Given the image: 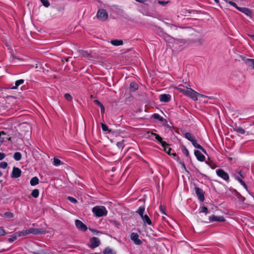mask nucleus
Listing matches in <instances>:
<instances>
[{
  "label": "nucleus",
  "instance_id": "1",
  "mask_svg": "<svg viewBox=\"0 0 254 254\" xmlns=\"http://www.w3.org/2000/svg\"><path fill=\"white\" fill-rule=\"evenodd\" d=\"M185 137L189 141H190L193 146L197 149L201 150L204 153L206 154L205 149L202 147L200 145L198 144L196 142L195 137L190 132H186L185 135Z\"/></svg>",
  "mask_w": 254,
  "mask_h": 254
},
{
  "label": "nucleus",
  "instance_id": "2",
  "mask_svg": "<svg viewBox=\"0 0 254 254\" xmlns=\"http://www.w3.org/2000/svg\"><path fill=\"white\" fill-rule=\"evenodd\" d=\"M187 88L188 89V90H186L181 88H178V89L180 92L183 93L184 95L190 97L194 101H196L197 100V92L187 86Z\"/></svg>",
  "mask_w": 254,
  "mask_h": 254
},
{
  "label": "nucleus",
  "instance_id": "3",
  "mask_svg": "<svg viewBox=\"0 0 254 254\" xmlns=\"http://www.w3.org/2000/svg\"><path fill=\"white\" fill-rule=\"evenodd\" d=\"M93 213L98 217L106 216L107 214V210L103 206H96L92 208Z\"/></svg>",
  "mask_w": 254,
  "mask_h": 254
},
{
  "label": "nucleus",
  "instance_id": "4",
  "mask_svg": "<svg viewBox=\"0 0 254 254\" xmlns=\"http://www.w3.org/2000/svg\"><path fill=\"white\" fill-rule=\"evenodd\" d=\"M97 19L101 21H106L108 19V13L105 9H99L96 14Z\"/></svg>",
  "mask_w": 254,
  "mask_h": 254
},
{
  "label": "nucleus",
  "instance_id": "5",
  "mask_svg": "<svg viewBox=\"0 0 254 254\" xmlns=\"http://www.w3.org/2000/svg\"><path fill=\"white\" fill-rule=\"evenodd\" d=\"M149 137L152 140H157L159 143H160L162 147H164L165 145H168V143L166 142L163 140L162 138L160 136V135L158 134L153 132H148Z\"/></svg>",
  "mask_w": 254,
  "mask_h": 254
},
{
  "label": "nucleus",
  "instance_id": "6",
  "mask_svg": "<svg viewBox=\"0 0 254 254\" xmlns=\"http://www.w3.org/2000/svg\"><path fill=\"white\" fill-rule=\"evenodd\" d=\"M216 174L218 176L222 178L226 182H229V176L227 173L225 172L222 169H218L216 171Z\"/></svg>",
  "mask_w": 254,
  "mask_h": 254
},
{
  "label": "nucleus",
  "instance_id": "7",
  "mask_svg": "<svg viewBox=\"0 0 254 254\" xmlns=\"http://www.w3.org/2000/svg\"><path fill=\"white\" fill-rule=\"evenodd\" d=\"M194 190L199 200L201 202L204 201L205 198L204 196V192L203 190L196 186H195Z\"/></svg>",
  "mask_w": 254,
  "mask_h": 254
},
{
  "label": "nucleus",
  "instance_id": "8",
  "mask_svg": "<svg viewBox=\"0 0 254 254\" xmlns=\"http://www.w3.org/2000/svg\"><path fill=\"white\" fill-rule=\"evenodd\" d=\"M90 244L89 247L91 249H94L98 247L100 244V241L98 238L93 237L90 240Z\"/></svg>",
  "mask_w": 254,
  "mask_h": 254
},
{
  "label": "nucleus",
  "instance_id": "9",
  "mask_svg": "<svg viewBox=\"0 0 254 254\" xmlns=\"http://www.w3.org/2000/svg\"><path fill=\"white\" fill-rule=\"evenodd\" d=\"M75 224L77 228L81 231H86L87 230V227L81 221L76 220Z\"/></svg>",
  "mask_w": 254,
  "mask_h": 254
},
{
  "label": "nucleus",
  "instance_id": "10",
  "mask_svg": "<svg viewBox=\"0 0 254 254\" xmlns=\"http://www.w3.org/2000/svg\"><path fill=\"white\" fill-rule=\"evenodd\" d=\"M29 234H33L34 235L43 234H45L46 231L44 228L37 229L34 228H30L29 229Z\"/></svg>",
  "mask_w": 254,
  "mask_h": 254
},
{
  "label": "nucleus",
  "instance_id": "11",
  "mask_svg": "<svg viewBox=\"0 0 254 254\" xmlns=\"http://www.w3.org/2000/svg\"><path fill=\"white\" fill-rule=\"evenodd\" d=\"M138 237V235L136 233H132L130 235V239L134 242V244L137 245H140L142 242Z\"/></svg>",
  "mask_w": 254,
  "mask_h": 254
},
{
  "label": "nucleus",
  "instance_id": "12",
  "mask_svg": "<svg viewBox=\"0 0 254 254\" xmlns=\"http://www.w3.org/2000/svg\"><path fill=\"white\" fill-rule=\"evenodd\" d=\"M21 175V170L16 167L13 168L12 172L11 175V177L12 178H17L20 177Z\"/></svg>",
  "mask_w": 254,
  "mask_h": 254
},
{
  "label": "nucleus",
  "instance_id": "13",
  "mask_svg": "<svg viewBox=\"0 0 254 254\" xmlns=\"http://www.w3.org/2000/svg\"><path fill=\"white\" fill-rule=\"evenodd\" d=\"M224 222L225 219L223 216H217L215 215H212L209 217V222Z\"/></svg>",
  "mask_w": 254,
  "mask_h": 254
},
{
  "label": "nucleus",
  "instance_id": "14",
  "mask_svg": "<svg viewBox=\"0 0 254 254\" xmlns=\"http://www.w3.org/2000/svg\"><path fill=\"white\" fill-rule=\"evenodd\" d=\"M163 147L164 151L166 152L170 156H172L175 159L178 157L176 153L173 151V152L171 153L172 149L169 147V144H168L167 145H165Z\"/></svg>",
  "mask_w": 254,
  "mask_h": 254
},
{
  "label": "nucleus",
  "instance_id": "15",
  "mask_svg": "<svg viewBox=\"0 0 254 254\" xmlns=\"http://www.w3.org/2000/svg\"><path fill=\"white\" fill-rule=\"evenodd\" d=\"M238 10L240 11L245 13L247 16H250V17H252V11L250 9L247 7H240L238 8Z\"/></svg>",
  "mask_w": 254,
  "mask_h": 254
},
{
  "label": "nucleus",
  "instance_id": "16",
  "mask_svg": "<svg viewBox=\"0 0 254 254\" xmlns=\"http://www.w3.org/2000/svg\"><path fill=\"white\" fill-rule=\"evenodd\" d=\"M194 154L198 161L202 162L205 160V157L204 155L202 154L199 150H195Z\"/></svg>",
  "mask_w": 254,
  "mask_h": 254
},
{
  "label": "nucleus",
  "instance_id": "17",
  "mask_svg": "<svg viewBox=\"0 0 254 254\" xmlns=\"http://www.w3.org/2000/svg\"><path fill=\"white\" fill-rule=\"evenodd\" d=\"M160 101L163 102H168L171 100V95L169 94H161L159 96Z\"/></svg>",
  "mask_w": 254,
  "mask_h": 254
},
{
  "label": "nucleus",
  "instance_id": "18",
  "mask_svg": "<svg viewBox=\"0 0 254 254\" xmlns=\"http://www.w3.org/2000/svg\"><path fill=\"white\" fill-rule=\"evenodd\" d=\"M233 176L235 179L237 180L238 181L240 182V183L247 190H248V187L246 184L245 183L244 181L236 174H233Z\"/></svg>",
  "mask_w": 254,
  "mask_h": 254
},
{
  "label": "nucleus",
  "instance_id": "19",
  "mask_svg": "<svg viewBox=\"0 0 254 254\" xmlns=\"http://www.w3.org/2000/svg\"><path fill=\"white\" fill-rule=\"evenodd\" d=\"M233 129L234 131H236L238 133H239L241 134H244L245 133V130L242 127L240 126H237L236 125L233 127Z\"/></svg>",
  "mask_w": 254,
  "mask_h": 254
},
{
  "label": "nucleus",
  "instance_id": "20",
  "mask_svg": "<svg viewBox=\"0 0 254 254\" xmlns=\"http://www.w3.org/2000/svg\"><path fill=\"white\" fill-rule=\"evenodd\" d=\"M138 88V84L135 82H131L130 83V91L134 92Z\"/></svg>",
  "mask_w": 254,
  "mask_h": 254
},
{
  "label": "nucleus",
  "instance_id": "21",
  "mask_svg": "<svg viewBox=\"0 0 254 254\" xmlns=\"http://www.w3.org/2000/svg\"><path fill=\"white\" fill-rule=\"evenodd\" d=\"M94 103L99 106L101 109V112L102 114L105 113V108L103 105L98 100H94Z\"/></svg>",
  "mask_w": 254,
  "mask_h": 254
},
{
  "label": "nucleus",
  "instance_id": "22",
  "mask_svg": "<svg viewBox=\"0 0 254 254\" xmlns=\"http://www.w3.org/2000/svg\"><path fill=\"white\" fill-rule=\"evenodd\" d=\"M24 82V79H19V80H16L15 82V86H14L11 88H9V89H16L18 88V87L19 85L22 84Z\"/></svg>",
  "mask_w": 254,
  "mask_h": 254
},
{
  "label": "nucleus",
  "instance_id": "23",
  "mask_svg": "<svg viewBox=\"0 0 254 254\" xmlns=\"http://www.w3.org/2000/svg\"><path fill=\"white\" fill-rule=\"evenodd\" d=\"M246 64L248 66L254 69V59H249L246 60Z\"/></svg>",
  "mask_w": 254,
  "mask_h": 254
},
{
  "label": "nucleus",
  "instance_id": "24",
  "mask_svg": "<svg viewBox=\"0 0 254 254\" xmlns=\"http://www.w3.org/2000/svg\"><path fill=\"white\" fill-rule=\"evenodd\" d=\"M143 220L144 222L147 223L148 225H151L152 224V221L149 218L148 216L146 214L143 215V217H141Z\"/></svg>",
  "mask_w": 254,
  "mask_h": 254
},
{
  "label": "nucleus",
  "instance_id": "25",
  "mask_svg": "<svg viewBox=\"0 0 254 254\" xmlns=\"http://www.w3.org/2000/svg\"><path fill=\"white\" fill-rule=\"evenodd\" d=\"M39 179L37 177H33L30 180V185L32 186H34L39 184Z\"/></svg>",
  "mask_w": 254,
  "mask_h": 254
},
{
  "label": "nucleus",
  "instance_id": "26",
  "mask_svg": "<svg viewBox=\"0 0 254 254\" xmlns=\"http://www.w3.org/2000/svg\"><path fill=\"white\" fill-rule=\"evenodd\" d=\"M16 233H17L18 237L24 236L29 234V229L22 230L21 231L17 232Z\"/></svg>",
  "mask_w": 254,
  "mask_h": 254
},
{
  "label": "nucleus",
  "instance_id": "27",
  "mask_svg": "<svg viewBox=\"0 0 254 254\" xmlns=\"http://www.w3.org/2000/svg\"><path fill=\"white\" fill-rule=\"evenodd\" d=\"M111 43L116 46L122 45L123 44V41L121 40H114L111 41Z\"/></svg>",
  "mask_w": 254,
  "mask_h": 254
},
{
  "label": "nucleus",
  "instance_id": "28",
  "mask_svg": "<svg viewBox=\"0 0 254 254\" xmlns=\"http://www.w3.org/2000/svg\"><path fill=\"white\" fill-rule=\"evenodd\" d=\"M152 117L156 120H159L161 122H163L165 120L162 117L160 116L158 114L155 113L152 115Z\"/></svg>",
  "mask_w": 254,
  "mask_h": 254
},
{
  "label": "nucleus",
  "instance_id": "29",
  "mask_svg": "<svg viewBox=\"0 0 254 254\" xmlns=\"http://www.w3.org/2000/svg\"><path fill=\"white\" fill-rule=\"evenodd\" d=\"M144 210L145 207L144 206H140L136 211V213H137L140 216V217H143Z\"/></svg>",
  "mask_w": 254,
  "mask_h": 254
},
{
  "label": "nucleus",
  "instance_id": "30",
  "mask_svg": "<svg viewBox=\"0 0 254 254\" xmlns=\"http://www.w3.org/2000/svg\"><path fill=\"white\" fill-rule=\"evenodd\" d=\"M13 158L16 161H19L21 159V154L19 152H15L13 155Z\"/></svg>",
  "mask_w": 254,
  "mask_h": 254
},
{
  "label": "nucleus",
  "instance_id": "31",
  "mask_svg": "<svg viewBox=\"0 0 254 254\" xmlns=\"http://www.w3.org/2000/svg\"><path fill=\"white\" fill-rule=\"evenodd\" d=\"M103 253L104 254H114L113 250L109 247L105 248Z\"/></svg>",
  "mask_w": 254,
  "mask_h": 254
},
{
  "label": "nucleus",
  "instance_id": "32",
  "mask_svg": "<svg viewBox=\"0 0 254 254\" xmlns=\"http://www.w3.org/2000/svg\"><path fill=\"white\" fill-rule=\"evenodd\" d=\"M39 195V190L38 189L33 190L31 192V195L34 198H37Z\"/></svg>",
  "mask_w": 254,
  "mask_h": 254
},
{
  "label": "nucleus",
  "instance_id": "33",
  "mask_svg": "<svg viewBox=\"0 0 254 254\" xmlns=\"http://www.w3.org/2000/svg\"><path fill=\"white\" fill-rule=\"evenodd\" d=\"M63 164V163H62V161L60 159H59L56 157L54 158V161H53L54 165H55L56 166H59Z\"/></svg>",
  "mask_w": 254,
  "mask_h": 254
},
{
  "label": "nucleus",
  "instance_id": "34",
  "mask_svg": "<svg viewBox=\"0 0 254 254\" xmlns=\"http://www.w3.org/2000/svg\"><path fill=\"white\" fill-rule=\"evenodd\" d=\"M17 237H18V236L17 235V233L15 232L11 236L10 238H8V241L9 243H11V242H13L14 241L16 240L17 239Z\"/></svg>",
  "mask_w": 254,
  "mask_h": 254
},
{
  "label": "nucleus",
  "instance_id": "35",
  "mask_svg": "<svg viewBox=\"0 0 254 254\" xmlns=\"http://www.w3.org/2000/svg\"><path fill=\"white\" fill-rule=\"evenodd\" d=\"M182 151L183 153L186 156H189V152L188 150V149L186 147V146L184 145H183L181 147Z\"/></svg>",
  "mask_w": 254,
  "mask_h": 254
},
{
  "label": "nucleus",
  "instance_id": "36",
  "mask_svg": "<svg viewBox=\"0 0 254 254\" xmlns=\"http://www.w3.org/2000/svg\"><path fill=\"white\" fill-rule=\"evenodd\" d=\"M204 213L205 214H207V213H209V211L208 210V209L206 207L202 206L200 208V210L199 211V213Z\"/></svg>",
  "mask_w": 254,
  "mask_h": 254
},
{
  "label": "nucleus",
  "instance_id": "37",
  "mask_svg": "<svg viewBox=\"0 0 254 254\" xmlns=\"http://www.w3.org/2000/svg\"><path fill=\"white\" fill-rule=\"evenodd\" d=\"M4 216L6 218H11L13 217L14 214L10 212L7 211L4 213Z\"/></svg>",
  "mask_w": 254,
  "mask_h": 254
},
{
  "label": "nucleus",
  "instance_id": "38",
  "mask_svg": "<svg viewBox=\"0 0 254 254\" xmlns=\"http://www.w3.org/2000/svg\"><path fill=\"white\" fill-rule=\"evenodd\" d=\"M2 135H6V133L3 131H0V144L2 143L5 139L4 137H2Z\"/></svg>",
  "mask_w": 254,
  "mask_h": 254
},
{
  "label": "nucleus",
  "instance_id": "39",
  "mask_svg": "<svg viewBox=\"0 0 254 254\" xmlns=\"http://www.w3.org/2000/svg\"><path fill=\"white\" fill-rule=\"evenodd\" d=\"M205 163L207 165H208L210 167V168L212 169H214L216 167V165L212 161H209V162L205 161Z\"/></svg>",
  "mask_w": 254,
  "mask_h": 254
},
{
  "label": "nucleus",
  "instance_id": "40",
  "mask_svg": "<svg viewBox=\"0 0 254 254\" xmlns=\"http://www.w3.org/2000/svg\"><path fill=\"white\" fill-rule=\"evenodd\" d=\"M65 99L68 101H71L72 100V97L69 93H65L64 95Z\"/></svg>",
  "mask_w": 254,
  "mask_h": 254
},
{
  "label": "nucleus",
  "instance_id": "41",
  "mask_svg": "<svg viewBox=\"0 0 254 254\" xmlns=\"http://www.w3.org/2000/svg\"><path fill=\"white\" fill-rule=\"evenodd\" d=\"M67 198L71 203H73L74 204H76L77 203V200L75 198L72 196H68Z\"/></svg>",
  "mask_w": 254,
  "mask_h": 254
},
{
  "label": "nucleus",
  "instance_id": "42",
  "mask_svg": "<svg viewBox=\"0 0 254 254\" xmlns=\"http://www.w3.org/2000/svg\"><path fill=\"white\" fill-rule=\"evenodd\" d=\"M174 43L176 44H184L185 43V41L183 39H177L173 38Z\"/></svg>",
  "mask_w": 254,
  "mask_h": 254
},
{
  "label": "nucleus",
  "instance_id": "43",
  "mask_svg": "<svg viewBox=\"0 0 254 254\" xmlns=\"http://www.w3.org/2000/svg\"><path fill=\"white\" fill-rule=\"evenodd\" d=\"M117 146L119 148H123L124 147V141L122 140L117 143Z\"/></svg>",
  "mask_w": 254,
  "mask_h": 254
},
{
  "label": "nucleus",
  "instance_id": "44",
  "mask_svg": "<svg viewBox=\"0 0 254 254\" xmlns=\"http://www.w3.org/2000/svg\"><path fill=\"white\" fill-rule=\"evenodd\" d=\"M101 127L102 130L104 131H110V130H109L108 126L105 125V124L101 123Z\"/></svg>",
  "mask_w": 254,
  "mask_h": 254
},
{
  "label": "nucleus",
  "instance_id": "45",
  "mask_svg": "<svg viewBox=\"0 0 254 254\" xmlns=\"http://www.w3.org/2000/svg\"><path fill=\"white\" fill-rule=\"evenodd\" d=\"M42 3L43 5L46 7H48L50 5V3L48 0H40Z\"/></svg>",
  "mask_w": 254,
  "mask_h": 254
},
{
  "label": "nucleus",
  "instance_id": "46",
  "mask_svg": "<svg viewBox=\"0 0 254 254\" xmlns=\"http://www.w3.org/2000/svg\"><path fill=\"white\" fill-rule=\"evenodd\" d=\"M235 174H237L240 175V178H244L245 175L243 174L242 171L241 170H236V173Z\"/></svg>",
  "mask_w": 254,
  "mask_h": 254
},
{
  "label": "nucleus",
  "instance_id": "47",
  "mask_svg": "<svg viewBox=\"0 0 254 254\" xmlns=\"http://www.w3.org/2000/svg\"><path fill=\"white\" fill-rule=\"evenodd\" d=\"M226 2H228L230 5H231L232 6L235 7L237 9H238V8H240V7L238 6L236 4V3L235 2L232 1L228 0V1H226Z\"/></svg>",
  "mask_w": 254,
  "mask_h": 254
},
{
  "label": "nucleus",
  "instance_id": "48",
  "mask_svg": "<svg viewBox=\"0 0 254 254\" xmlns=\"http://www.w3.org/2000/svg\"><path fill=\"white\" fill-rule=\"evenodd\" d=\"M7 166V163L5 162H2L0 163V168L5 169Z\"/></svg>",
  "mask_w": 254,
  "mask_h": 254
},
{
  "label": "nucleus",
  "instance_id": "49",
  "mask_svg": "<svg viewBox=\"0 0 254 254\" xmlns=\"http://www.w3.org/2000/svg\"><path fill=\"white\" fill-rule=\"evenodd\" d=\"M176 159L177 160V161L182 165V167L186 169V166H185V163L183 162H182L179 157L178 156L177 157V158H176Z\"/></svg>",
  "mask_w": 254,
  "mask_h": 254
},
{
  "label": "nucleus",
  "instance_id": "50",
  "mask_svg": "<svg viewBox=\"0 0 254 254\" xmlns=\"http://www.w3.org/2000/svg\"><path fill=\"white\" fill-rule=\"evenodd\" d=\"M169 2V1H164V0H159L158 1V3L162 5L163 6L166 5Z\"/></svg>",
  "mask_w": 254,
  "mask_h": 254
},
{
  "label": "nucleus",
  "instance_id": "51",
  "mask_svg": "<svg viewBox=\"0 0 254 254\" xmlns=\"http://www.w3.org/2000/svg\"><path fill=\"white\" fill-rule=\"evenodd\" d=\"M81 55L84 57H90V54L88 53L87 52H86V51H82L81 52Z\"/></svg>",
  "mask_w": 254,
  "mask_h": 254
},
{
  "label": "nucleus",
  "instance_id": "52",
  "mask_svg": "<svg viewBox=\"0 0 254 254\" xmlns=\"http://www.w3.org/2000/svg\"><path fill=\"white\" fill-rule=\"evenodd\" d=\"M5 235H6V232L2 227H0V236Z\"/></svg>",
  "mask_w": 254,
  "mask_h": 254
},
{
  "label": "nucleus",
  "instance_id": "53",
  "mask_svg": "<svg viewBox=\"0 0 254 254\" xmlns=\"http://www.w3.org/2000/svg\"><path fill=\"white\" fill-rule=\"evenodd\" d=\"M159 209H160V211H161L162 213H163V214H166V213H165V208H164L162 205H161L159 206Z\"/></svg>",
  "mask_w": 254,
  "mask_h": 254
},
{
  "label": "nucleus",
  "instance_id": "54",
  "mask_svg": "<svg viewBox=\"0 0 254 254\" xmlns=\"http://www.w3.org/2000/svg\"><path fill=\"white\" fill-rule=\"evenodd\" d=\"M197 96H199V97H201L208 98H209V99H211V98H212V97H208V96H205V95H202V94H200V93H197Z\"/></svg>",
  "mask_w": 254,
  "mask_h": 254
},
{
  "label": "nucleus",
  "instance_id": "55",
  "mask_svg": "<svg viewBox=\"0 0 254 254\" xmlns=\"http://www.w3.org/2000/svg\"><path fill=\"white\" fill-rule=\"evenodd\" d=\"M5 155L3 153L0 152V160H1L4 158Z\"/></svg>",
  "mask_w": 254,
  "mask_h": 254
},
{
  "label": "nucleus",
  "instance_id": "56",
  "mask_svg": "<svg viewBox=\"0 0 254 254\" xmlns=\"http://www.w3.org/2000/svg\"><path fill=\"white\" fill-rule=\"evenodd\" d=\"M135 1L140 2V3H144L147 2L148 0H135Z\"/></svg>",
  "mask_w": 254,
  "mask_h": 254
},
{
  "label": "nucleus",
  "instance_id": "57",
  "mask_svg": "<svg viewBox=\"0 0 254 254\" xmlns=\"http://www.w3.org/2000/svg\"><path fill=\"white\" fill-rule=\"evenodd\" d=\"M241 58L242 61H244V62L246 64V60H248L249 59H247L246 57L243 56H241Z\"/></svg>",
  "mask_w": 254,
  "mask_h": 254
},
{
  "label": "nucleus",
  "instance_id": "58",
  "mask_svg": "<svg viewBox=\"0 0 254 254\" xmlns=\"http://www.w3.org/2000/svg\"><path fill=\"white\" fill-rule=\"evenodd\" d=\"M197 41L200 45H202L203 43V40L202 39H199Z\"/></svg>",
  "mask_w": 254,
  "mask_h": 254
},
{
  "label": "nucleus",
  "instance_id": "59",
  "mask_svg": "<svg viewBox=\"0 0 254 254\" xmlns=\"http://www.w3.org/2000/svg\"><path fill=\"white\" fill-rule=\"evenodd\" d=\"M249 36L251 38V39L254 41V35H249Z\"/></svg>",
  "mask_w": 254,
  "mask_h": 254
},
{
  "label": "nucleus",
  "instance_id": "60",
  "mask_svg": "<svg viewBox=\"0 0 254 254\" xmlns=\"http://www.w3.org/2000/svg\"><path fill=\"white\" fill-rule=\"evenodd\" d=\"M199 220L201 222H208L207 221H204L202 219H200V218H199Z\"/></svg>",
  "mask_w": 254,
  "mask_h": 254
},
{
  "label": "nucleus",
  "instance_id": "61",
  "mask_svg": "<svg viewBox=\"0 0 254 254\" xmlns=\"http://www.w3.org/2000/svg\"><path fill=\"white\" fill-rule=\"evenodd\" d=\"M89 230H90L91 231H92V232H96L97 233H98V232H97L96 231H95V230H93V229H91V228H89Z\"/></svg>",
  "mask_w": 254,
  "mask_h": 254
},
{
  "label": "nucleus",
  "instance_id": "62",
  "mask_svg": "<svg viewBox=\"0 0 254 254\" xmlns=\"http://www.w3.org/2000/svg\"><path fill=\"white\" fill-rule=\"evenodd\" d=\"M214 0V1H215L216 3H217V4H219V0Z\"/></svg>",
  "mask_w": 254,
  "mask_h": 254
},
{
  "label": "nucleus",
  "instance_id": "63",
  "mask_svg": "<svg viewBox=\"0 0 254 254\" xmlns=\"http://www.w3.org/2000/svg\"><path fill=\"white\" fill-rule=\"evenodd\" d=\"M234 191L237 194H239V195H240V194L236 190H234Z\"/></svg>",
  "mask_w": 254,
  "mask_h": 254
},
{
  "label": "nucleus",
  "instance_id": "64",
  "mask_svg": "<svg viewBox=\"0 0 254 254\" xmlns=\"http://www.w3.org/2000/svg\"><path fill=\"white\" fill-rule=\"evenodd\" d=\"M196 171L198 172L200 174L202 175V174L199 172V171L198 169H196Z\"/></svg>",
  "mask_w": 254,
  "mask_h": 254
}]
</instances>
